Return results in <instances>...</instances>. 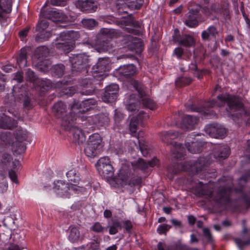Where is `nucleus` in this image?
Returning <instances> with one entry per match:
<instances>
[{
	"label": "nucleus",
	"instance_id": "nucleus-16",
	"mask_svg": "<svg viewBox=\"0 0 250 250\" xmlns=\"http://www.w3.org/2000/svg\"><path fill=\"white\" fill-rule=\"evenodd\" d=\"M158 160L155 159L152 161L148 162H145L142 159H139L137 161L132 163V166L134 169H140L141 170H145L148 168L149 166L151 167H154L157 164Z\"/></svg>",
	"mask_w": 250,
	"mask_h": 250
},
{
	"label": "nucleus",
	"instance_id": "nucleus-39",
	"mask_svg": "<svg viewBox=\"0 0 250 250\" xmlns=\"http://www.w3.org/2000/svg\"><path fill=\"white\" fill-rule=\"evenodd\" d=\"M27 138V132L23 130H19L16 132V138L18 141L22 142L26 140Z\"/></svg>",
	"mask_w": 250,
	"mask_h": 250
},
{
	"label": "nucleus",
	"instance_id": "nucleus-4",
	"mask_svg": "<svg viewBox=\"0 0 250 250\" xmlns=\"http://www.w3.org/2000/svg\"><path fill=\"white\" fill-rule=\"evenodd\" d=\"M217 101L212 100L208 103V106H221L227 103L230 109L237 110L242 107V103L238 98L229 94H223L217 96Z\"/></svg>",
	"mask_w": 250,
	"mask_h": 250
},
{
	"label": "nucleus",
	"instance_id": "nucleus-2",
	"mask_svg": "<svg viewBox=\"0 0 250 250\" xmlns=\"http://www.w3.org/2000/svg\"><path fill=\"white\" fill-rule=\"evenodd\" d=\"M80 36V34L78 31L73 30L62 33L59 39L62 42H58L56 44V47L58 49L62 50L64 53H68L74 48V42L77 40Z\"/></svg>",
	"mask_w": 250,
	"mask_h": 250
},
{
	"label": "nucleus",
	"instance_id": "nucleus-1",
	"mask_svg": "<svg viewBox=\"0 0 250 250\" xmlns=\"http://www.w3.org/2000/svg\"><path fill=\"white\" fill-rule=\"evenodd\" d=\"M220 183L224 182V184H222L221 189L218 192L216 196L213 197L212 193L211 190H206V187H204L201 190L200 193L202 195H208L209 198H212V200L219 203H223L229 201L230 193V189L232 186V181L230 179L227 180L225 181L224 179H222L220 181Z\"/></svg>",
	"mask_w": 250,
	"mask_h": 250
},
{
	"label": "nucleus",
	"instance_id": "nucleus-33",
	"mask_svg": "<svg viewBox=\"0 0 250 250\" xmlns=\"http://www.w3.org/2000/svg\"><path fill=\"white\" fill-rule=\"evenodd\" d=\"M203 12L207 16H209L214 13H218L220 12L221 9L219 4H212L210 9L204 7L203 9Z\"/></svg>",
	"mask_w": 250,
	"mask_h": 250
},
{
	"label": "nucleus",
	"instance_id": "nucleus-35",
	"mask_svg": "<svg viewBox=\"0 0 250 250\" xmlns=\"http://www.w3.org/2000/svg\"><path fill=\"white\" fill-rule=\"evenodd\" d=\"M6 176V173H0V192L1 193L6 192L8 187Z\"/></svg>",
	"mask_w": 250,
	"mask_h": 250
},
{
	"label": "nucleus",
	"instance_id": "nucleus-60",
	"mask_svg": "<svg viewBox=\"0 0 250 250\" xmlns=\"http://www.w3.org/2000/svg\"><path fill=\"white\" fill-rule=\"evenodd\" d=\"M140 149L144 156H146L148 154V151L145 146L140 145Z\"/></svg>",
	"mask_w": 250,
	"mask_h": 250
},
{
	"label": "nucleus",
	"instance_id": "nucleus-42",
	"mask_svg": "<svg viewBox=\"0 0 250 250\" xmlns=\"http://www.w3.org/2000/svg\"><path fill=\"white\" fill-rule=\"evenodd\" d=\"M191 82V80L190 78L182 77L177 79L175 83L177 86L181 87L189 84Z\"/></svg>",
	"mask_w": 250,
	"mask_h": 250
},
{
	"label": "nucleus",
	"instance_id": "nucleus-18",
	"mask_svg": "<svg viewBox=\"0 0 250 250\" xmlns=\"http://www.w3.org/2000/svg\"><path fill=\"white\" fill-rule=\"evenodd\" d=\"M218 33L217 28L214 25H210L206 30L203 31L201 37L204 41H208L210 37L215 39Z\"/></svg>",
	"mask_w": 250,
	"mask_h": 250
},
{
	"label": "nucleus",
	"instance_id": "nucleus-23",
	"mask_svg": "<svg viewBox=\"0 0 250 250\" xmlns=\"http://www.w3.org/2000/svg\"><path fill=\"white\" fill-rule=\"evenodd\" d=\"M11 10V0H0V19L4 17V14L10 13Z\"/></svg>",
	"mask_w": 250,
	"mask_h": 250
},
{
	"label": "nucleus",
	"instance_id": "nucleus-5",
	"mask_svg": "<svg viewBox=\"0 0 250 250\" xmlns=\"http://www.w3.org/2000/svg\"><path fill=\"white\" fill-rule=\"evenodd\" d=\"M52 111L55 117L62 120V125L66 126L72 121V118L70 117L71 115L66 114V106L63 103L60 102L55 104Z\"/></svg>",
	"mask_w": 250,
	"mask_h": 250
},
{
	"label": "nucleus",
	"instance_id": "nucleus-27",
	"mask_svg": "<svg viewBox=\"0 0 250 250\" xmlns=\"http://www.w3.org/2000/svg\"><path fill=\"white\" fill-rule=\"evenodd\" d=\"M138 93L140 98L142 99L141 101L144 106L150 109H153L154 108L155 104L153 101L149 98L144 97L145 94L144 91L138 90Z\"/></svg>",
	"mask_w": 250,
	"mask_h": 250
},
{
	"label": "nucleus",
	"instance_id": "nucleus-29",
	"mask_svg": "<svg viewBox=\"0 0 250 250\" xmlns=\"http://www.w3.org/2000/svg\"><path fill=\"white\" fill-rule=\"evenodd\" d=\"M17 63L20 67H24L27 65V52L25 49H21L17 58Z\"/></svg>",
	"mask_w": 250,
	"mask_h": 250
},
{
	"label": "nucleus",
	"instance_id": "nucleus-47",
	"mask_svg": "<svg viewBox=\"0 0 250 250\" xmlns=\"http://www.w3.org/2000/svg\"><path fill=\"white\" fill-rule=\"evenodd\" d=\"M170 228V226L167 224L160 225L157 229L158 232L160 234L166 233Z\"/></svg>",
	"mask_w": 250,
	"mask_h": 250
},
{
	"label": "nucleus",
	"instance_id": "nucleus-46",
	"mask_svg": "<svg viewBox=\"0 0 250 250\" xmlns=\"http://www.w3.org/2000/svg\"><path fill=\"white\" fill-rule=\"evenodd\" d=\"M10 138L11 136L9 132H2L0 134V139L5 144L9 143Z\"/></svg>",
	"mask_w": 250,
	"mask_h": 250
},
{
	"label": "nucleus",
	"instance_id": "nucleus-12",
	"mask_svg": "<svg viewBox=\"0 0 250 250\" xmlns=\"http://www.w3.org/2000/svg\"><path fill=\"white\" fill-rule=\"evenodd\" d=\"M109 60L108 58H100L97 63L92 68L94 74H98L95 76H103L104 73L108 70Z\"/></svg>",
	"mask_w": 250,
	"mask_h": 250
},
{
	"label": "nucleus",
	"instance_id": "nucleus-55",
	"mask_svg": "<svg viewBox=\"0 0 250 250\" xmlns=\"http://www.w3.org/2000/svg\"><path fill=\"white\" fill-rule=\"evenodd\" d=\"M184 53V50L181 47L176 48L173 52L174 55H176L177 58L181 57Z\"/></svg>",
	"mask_w": 250,
	"mask_h": 250
},
{
	"label": "nucleus",
	"instance_id": "nucleus-43",
	"mask_svg": "<svg viewBox=\"0 0 250 250\" xmlns=\"http://www.w3.org/2000/svg\"><path fill=\"white\" fill-rule=\"evenodd\" d=\"M48 26V23L45 20L41 21L37 25V30L38 31H42L46 29Z\"/></svg>",
	"mask_w": 250,
	"mask_h": 250
},
{
	"label": "nucleus",
	"instance_id": "nucleus-15",
	"mask_svg": "<svg viewBox=\"0 0 250 250\" xmlns=\"http://www.w3.org/2000/svg\"><path fill=\"white\" fill-rule=\"evenodd\" d=\"M73 134V142L77 145H81L85 141V136L81 129L73 126L71 129Z\"/></svg>",
	"mask_w": 250,
	"mask_h": 250
},
{
	"label": "nucleus",
	"instance_id": "nucleus-11",
	"mask_svg": "<svg viewBox=\"0 0 250 250\" xmlns=\"http://www.w3.org/2000/svg\"><path fill=\"white\" fill-rule=\"evenodd\" d=\"M103 33L105 34L103 36L102 41L97 44V48L99 52L105 51L110 49L111 47L106 37L112 38L115 35V31L112 29H105L103 31Z\"/></svg>",
	"mask_w": 250,
	"mask_h": 250
},
{
	"label": "nucleus",
	"instance_id": "nucleus-34",
	"mask_svg": "<svg viewBox=\"0 0 250 250\" xmlns=\"http://www.w3.org/2000/svg\"><path fill=\"white\" fill-rule=\"evenodd\" d=\"M100 172H102L104 176L109 177L113 175L114 170L113 167L111 165H107L104 168L98 167Z\"/></svg>",
	"mask_w": 250,
	"mask_h": 250
},
{
	"label": "nucleus",
	"instance_id": "nucleus-50",
	"mask_svg": "<svg viewBox=\"0 0 250 250\" xmlns=\"http://www.w3.org/2000/svg\"><path fill=\"white\" fill-rule=\"evenodd\" d=\"M123 227L127 232H130L132 228V224L130 221L127 220L123 221L122 222Z\"/></svg>",
	"mask_w": 250,
	"mask_h": 250
},
{
	"label": "nucleus",
	"instance_id": "nucleus-62",
	"mask_svg": "<svg viewBox=\"0 0 250 250\" xmlns=\"http://www.w3.org/2000/svg\"><path fill=\"white\" fill-rule=\"evenodd\" d=\"M157 247H158V250H167V247L166 244L164 243L161 242H160L158 243Z\"/></svg>",
	"mask_w": 250,
	"mask_h": 250
},
{
	"label": "nucleus",
	"instance_id": "nucleus-28",
	"mask_svg": "<svg viewBox=\"0 0 250 250\" xmlns=\"http://www.w3.org/2000/svg\"><path fill=\"white\" fill-rule=\"evenodd\" d=\"M137 96H138V95H136V94L130 95L129 103L126 106L127 110L129 111L138 110V102L135 100Z\"/></svg>",
	"mask_w": 250,
	"mask_h": 250
},
{
	"label": "nucleus",
	"instance_id": "nucleus-9",
	"mask_svg": "<svg viewBox=\"0 0 250 250\" xmlns=\"http://www.w3.org/2000/svg\"><path fill=\"white\" fill-rule=\"evenodd\" d=\"M119 87L118 84L112 83L106 87L102 99L105 103L116 100L118 97Z\"/></svg>",
	"mask_w": 250,
	"mask_h": 250
},
{
	"label": "nucleus",
	"instance_id": "nucleus-54",
	"mask_svg": "<svg viewBox=\"0 0 250 250\" xmlns=\"http://www.w3.org/2000/svg\"><path fill=\"white\" fill-rule=\"evenodd\" d=\"M9 176L11 180L15 183H18L17 176L15 171L11 170L9 171Z\"/></svg>",
	"mask_w": 250,
	"mask_h": 250
},
{
	"label": "nucleus",
	"instance_id": "nucleus-26",
	"mask_svg": "<svg viewBox=\"0 0 250 250\" xmlns=\"http://www.w3.org/2000/svg\"><path fill=\"white\" fill-rule=\"evenodd\" d=\"M185 145L188 150L192 153H199L202 150V144L197 140L191 142V144L187 142Z\"/></svg>",
	"mask_w": 250,
	"mask_h": 250
},
{
	"label": "nucleus",
	"instance_id": "nucleus-64",
	"mask_svg": "<svg viewBox=\"0 0 250 250\" xmlns=\"http://www.w3.org/2000/svg\"><path fill=\"white\" fill-rule=\"evenodd\" d=\"M189 68L191 71H193L194 72L198 70L197 64L195 62L191 63L189 65Z\"/></svg>",
	"mask_w": 250,
	"mask_h": 250
},
{
	"label": "nucleus",
	"instance_id": "nucleus-25",
	"mask_svg": "<svg viewBox=\"0 0 250 250\" xmlns=\"http://www.w3.org/2000/svg\"><path fill=\"white\" fill-rule=\"evenodd\" d=\"M101 151V149L96 147L95 146L90 145L88 143H86L84 149L85 155L87 157L91 158L97 156L100 153Z\"/></svg>",
	"mask_w": 250,
	"mask_h": 250
},
{
	"label": "nucleus",
	"instance_id": "nucleus-56",
	"mask_svg": "<svg viewBox=\"0 0 250 250\" xmlns=\"http://www.w3.org/2000/svg\"><path fill=\"white\" fill-rule=\"evenodd\" d=\"M203 232L204 235L206 237L208 240V241H210L212 239V237L209 230L208 229L205 228L203 229Z\"/></svg>",
	"mask_w": 250,
	"mask_h": 250
},
{
	"label": "nucleus",
	"instance_id": "nucleus-52",
	"mask_svg": "<svg viewBox=\"0 0 250 250\" xmlns=\"http://www.w3.org/2000/svg\"><path fill=\"white\" fill-rule=\"evenodd\" d=\"M23 74L21 72H17L14 76L13 79L16 81L18 83H21L23 81Z\"/></svg>",
	"mask_w": 250,
	"mask_h": 250
},
{
	"label": "nucleus",
	"instance_id": "nucleus-53",
	"mask_svg": "<svg viewBox=\"0 0 250 250\" xmlns=\"http://www.w3.org/2000/svg\"><path fill=\"white\" fill-rule=\"evenodd\" d=\"M26 76L28 80L30 82H33L35 80V75L34 72L30 69L27 71Z\"/></svg>",
	"mask_w": 250,
	"mask_h": 250
},
{
	"label": "nucleus",
	"instance_id": "nucleus-40",
	"mask_svg": "<svg viewBox=\"0 0 250 250\" xmlns=\"http://www.w3.org/2000/svg\"><path fill=\"white\" fill-rule=\"evenodd\" d=\"M137 119L135 117H133L130 123L129 129L133 136H134L137 130Z\"/></svg>",
	"mask_w": 250,
	"mask_h": 250
},
{
	"label": "nucleus",
	"instance_id": "nucleus-41",
	"mask_svg": "<svg viewBox=\"0 0 250 250\" xmlns=\"http://www.w3.org/2000/svg\"><path fill=\"white\" fill-rule=\"evenodd\" d=\"M98 167L104 168V167L107 166V165H111V161L109 157L104 156L101 157L97 162Z\"/></svg>",
	"mask_w": 250,
	"mask_h": 250
},
{
	"label": "nucleus",
	"instance_id": "nucleus-21",
	"mask_svg": "<svg viewBox=\"0 0 250 250\" xmlns=\"http://www.w3.org/2000/svg\"><path fill=\"white\" fill-rule=\"evenodd\" d=\"M66 176L70 182V185L74 186V188L77 190V184L79 183L80 180L79 174L76 170L72 169L66 173Z\"/></svg>",
	"mask_w": 250,
	"mask_h": 250
},
{
	"label": "nucleus",
	"instance_id": "nucleus-36",
	"mask_svg": "<svg viewBox=\"0 0 250 250\" xmlns=\"http://www.w3.org/2000/svg\"><path fill=\"white\" fill-rule=\"evenodd\" d=\"M64 66L63 64H57L52 68L53 75L57 77H60L63 74Z\"/></svg>",
	"mask_w": 250,
	"mask_h": 250
},
{
	"label": "nucleus",
	"instance_id": "nucleus-8",
	"mask_svg": "<svg viewBox=\"0 0 250 250\" xmlns=\"http://www.w3.org/2000/svg\"><path fill=\"white\" fill-rule=\"evenodd\" d=\"M206 133L215 138H222L226 134V129L219 124H211L206 126Z\"/></svg>",
	"mask_w": 250,
	"mask_h": 250
},
{
	"label": "nucleus",
	"instance_id": "nucleus-51",
	"mask_svg": "<svg viewBox=\"0 0 250 250\" xmlns=\"http://www.w3.org/2000/svg\"><path fill=\"white\" fill-rule=\"evenodd\" d=\"M51 36L50 32H45L44 34H42L39 37L40 39H37V40L40 41H44L47 40Z\"/></svg>",
	"mask_w": 250,
	"mask_h": 250
},
{
	"label": "nucleus",
	"instance_id": "nucleus-49",
	"mask_svg": "<svg viewBox=\"0 0 250 250\" xmlns=\"http://www.w3.org/2000/svg\"><path fill=\"white\" fill-rule=\"evenodd\" d=\"M95 118H98L99 123L104 125L107 124L109 121L108 118L104 115H100L98 117H95Z\"/></svg>",
	"mask_w": 250,
	"mask_h": 250
},
{
	"label": "nucleus",
	"instance_id": "nucleus-32",
	"mask_svg": "<svg viewBox=\"0 0 250 250\" xmlns=\"http://www.w3.org/2000/svg\"><path fill=\"white\" fill-rule=\"evenodd\" d=\"M80 234L79 229L76 227H72L68 236L69 240L72 242H77L80 238Z\"/></svg>",
	"mask_w": 250,
	"mask_h": 250
},
{
	"label": "nucleus",
	"instance_id": "nucleus-17",
	"mask_svg": "<svg viewBox=\"0 0 250 250\" xmlns=\"http://www.w3.org/2000/svg\"><path fill=\"white\" fill-rule=\"evenodd\" d=\"M48 54L49 50L46 47L42 46L38 48L32 57L33 62L36 63L40 61L45 60V58Z\"/></svg>",
	"mask_w": 250,
	"mask_h": 250
},
{
	"label": "nucleus",
	"instance_id": "nucleus-7",
	"mask_svg": "<svg viewBox=\"0 0 250 250\" xmlns=\"http://www.w3.org/2000/svg\"><path fill=\"white\" fill-rule=\"evenodd\" d=\"M188 10V12L186 15L185 24L190 28L195 27L199 24L198 19L199 17L201 6L196 4L194 7H189Z\"/></svg>",
	"mask_w": 250,
	"mask_h": 250
},
{
	"label": "nucleus",
	"instance_id": "nucleus-6",
	"mask_svg": "<svg viewBox=\"0 0 250 250\" xmlns=\"http://www.w3.org/2000/svg\"><path fill=\"white\" fill-rule=\"evenodd\" d=\"M72 71L73 73L86 70L88 57L85 54H80L70 58Z\"/></svg>",
	"mask_w": 250,
	"mask_h": 250
},
{
	"label": "nucleus",
	"instance_id": "nucleus-24",
	"mask_svg": "<svg viewBox=\"0 0 250 250\" xmlns=\"http://www.w3.org/2000/svg\"><path fill=\"white\" fill-rule=\"evenodd\" d=\"M119 71L121 75L128 78L135 73L136 69L134 65L128 64L121 66L119 68Z\"/></svg>",
	"mask_w": 250,
	"mask_h": 250
},
{
	"label": "nucleus",
	"instance_id": "nucleus-45",
	"mask_svg": "<svg viewBox=\"0 0 250 250\" xmlns=\"http://www.w3.org/2000/svg\"><path fill=\"white\" fill-rule=\"evenodd\" d=\"M90 229L95 232L100 233L103 231L104 228L99 222H96Z\"/></svg>",
	"mask_w": 250,
	"mask_h": 250
},
{
	"label": "nucleus",
	"instance_id": "nucleus-14",
	"mask_svg": "<svg viewBox=\"0 0 250 250\" xmlns=\"http://www.w3.org/2000/svg\"><path fill=\"white\" fill-rule=\"evenodd\" d=\"M198 121L199 118L195 116L186 115L183 119L181 127L186 130L192 129Z\"/></svg>",
	"mask_w": 250,
	"mask_h": 250
},
{
	"label": "nucleus",
	"instance_id": "nucleus-30",
	"mask_svg": "<svg viewBox=\"0 0 250 250\" xmlns=\"http://www.w3.org/2000/svg\"><path fill=\"white\" fill-rule=\"evenodd\" d=\"M33 63L38 67L39 70L43 72L47 71L51 65L50 61L47 59L43 60V61H40Z\"/></svg>",
	"mask_w": 250,
	"mask_h": 250
},
{
	"label": "nucleus",
	"instance_id": "nucleus-19",
	"mask_svg": "<svg viewBox=\"0 0 250 250\" xmlns=\"http://www.w3.org/2000/svg\"><path fill=\"white\" fill-rule=\"evenodd\" d=\"M174 41L180 45L187 47L191 46L194 45L195 41L193 38L188 35H185L182 37L175 36L173 38Z\"/></svg>",
	"mask_w": 250,
	"mask_h": 250
},
{
	"label": "nucleus",
	"instance_id": "nucleus-38",
	"mask_svg": "<svg viewBox=\"0 0 250 250\" xmlns=\"http://www.w3.org/2000/svg\"><path fill=\"white\" fill-rule=\"evenodd\" d=\"M83 25L86 28L91 29L97 25V21L92 19H83L82 21Z\"/></svg>",
	"mask_w": 250,
	"mask_h": 250
},
{
	"label": "nucleus",
	"instance_id": "nucleus-61",
	"mask_svg": "<svg viewBox=\"0 0 250 250\" xmlns=\"http://www.w3.org/2000/svg\"><path fill=\"white\" fill-rule=\"evenodd\" d=\"M112 226L114 227V228L117 229L118 230V229H121L122 228L121 223L118 220L113 221L112 222Z\"/></svg>",
	"mask_w": 250,
	"mask_h": 250
},
{
	"label": "nucleus",
	"instance_id": "nucleus-37",
	"mask_svg": "<svg viewBox=\"0 0 250 250\" xmlns=\"http://www.w3.org/2000/svg\"><path fill=\"white\" fill-rule=\"evenodd\" d=\"M229 155V149L228 147H223L221 148L220 152L215 153L214 156L219 160L224 159L227 158Z\"/></svg>",
	"mask_w": 250,
	"mask_h": 250
},
{
	"label": "nucleus",
	"instance_id": "nucleus-20",
	"mask_svg": "<svg viewBox=\"0 0 250 250\" xmlns=\"http://www.w3.org/2000/svg\"><path fill=\"white\" fill-rule=\"evenodd\" d=\"M16 122L7 116H4L0 119V128L11 129L16 126Z\"/></svg>",
	"mask_w": 250,
	"mask_h": 250
},
{
	"label": "nucleus",
	"instance_id": "nucleus-57",
	"mask_svg": "<svg viewBox=\"0 0 250 250\" xmlns=\"http://www.w3.org/2000/svg\"><path fill=\"white\" fill-rule=\"evenodd\" d=\"M14 68V66L10 64H7L2 67V70L5 72L8 73L11 72Z\"/></svg>",
	"mask_w": 250,
	"mask_h": 250
},
{
	"label": "nucleus",
	"instance_id": "nucleus-31",
	"mask_svg": "<svg viewBox=\"0 0 250 250\" xmlns=\"http://www.w3.org/2000/svg\"><path fill=\"white\" fill-rule=\"evenodd\" d=\"M125 3L132 9H140L142 5L143 0H123Z\"/></svg>",
	"mask_w": 250,
	"mask_h": 250
},
{
	"label": "nucleus",
	"instance_id": "nucleus-58",
	"mask_svg": "<svg viewBox=\"0 0 250 250\" xmlns=\"http://www.w3.org/2000/svg\"><path fill=\"white\" fill-rule=\"evenodd\" d=\"M29 28L26 27L24 28L23 30L21 31L19 33L20 37L21 38L25 37L27 35L28 32L29 31Z\"/></svg>",
	"mask_w": 250,
	"mask_h": 250
},
{
	"label": "nucleus",
	"instance_id": "nucleus-63",
	"mask_svg": "<svg viewBox=\"0 0 250 250\" xmlns=\"http://www.w3.org/2000/svg\"><path fill=\"white\" fill-rule=\"evenodd\" d=\"M118 231V230L114 228V227L111 226L109 227V233L110 234L114 235L116 234Z\"/></svg>",
	"mask_w": 250,
	"mask_h": 250
},
{
	"label": "nucleus",
	"instance_id": "nucleus-10",
	"mask_svg": "<svg viewBox=\"0 0 250 250\" xmlns=\"http://www.w3.org/2000/svg\"><path fill=\"white\" fill-rule=\"evenodd\" d=\"M54 185V190L60 196L69 197L68 191L75 190L74 186H70L62 180L55 181Z\"/></svg>",
	"mask_w": 250,
	"mask_h": 250
},
{
	"label": "nucleus",
	"instance_id": "nucleus-22",
	"mask_svg": "<svg viewBox=\"0 0 250 250\" xmlns=\"http://www.w3.org/2000/svg\"><path fill=\"white\" fill-rule=\"evenodd\" d=\"M87 143L102 149L104 146L102 138L98 133H94L89 137Z\"/></svg>",
	"mask_w": 250,
	"mask_h": 250
},
{
	"label": "nucleus",
	"instance_id": "nucleus-44",
	"mask_svg": "<svg viewBox=\"0 0 250 250\" xmlns=\"http://www.w3.org/2000/svg\"><path fill=\"white\" fill-rule=\"evenodd\" d=\"M52 12L53 16L56 18V21H62L65 20L66 17L62 13L57 12L56 11Z\"/></svg>",
	"mask_w": 250,
	"mask_h": 250
},
{
	"label": "nucleus",
	"instance_id": "nucleus-13",
	"mask_svg": "<svg viewBox=\"0 0 250 250\" xmlns=\"http://www.w3.org/2000/svg\"><path fill=\"white\" fill-rule=\"evenodd\" d=\"M76 6L85 13L95 12L97 9V3L93 0H78Z\"/></svg>",
	"mask_w": 250,
	"mask_h": 250
},
{
	"label": "nucleus",
	"instance_id": "nucleus-48",
	"mask_svg": "<svg viewBox=\"0 0 250 250\" xmlns=\"http://www.w3.org/2000/svg\"><path fill=\"white\" fill-rule=\"evenodd\" d=\"M178 167V170H176L174 172V173H177L180 171L182 170H188L191 168V166L189 165V164H182L180 163L177 165Z\"/></svg>",
	"mask_w": 250,
	"mask_h": 250
},
{
	"label": "nucleus",
	"instance_id": "nucleus-59",
	"mask_svg": "<svg viewBox=\"0 0 250 250\" xmlns=\"http://www.w3.org/2000/svg\"><path fill=\"white\" fill-rule=\"evenodd\" d=\"M125 23H126L127 25H131L134 27L136 26L138 24L137 22L134 21L133 20L130 19L129 20H127L125 21Z\"/></svg>",
	"mask_w": 250,
	"mask_h": 250
},
{
	"label": "nucleus",
	"instance_id": "nucleus-3",
	"mask_svg": "<svg viewBox=\"0 0 250 250\" xmlns=\"http://www.w3.org/2000/svg\"><path fill=\"white\" fill-rule=\"evenodd\" d=\"M178 136V134L177 132L171 131L162 132L160 134L161 140L167 144H169L171 145L170 150L174 155V157L177 159H182L184 156L185 152L184 148L180 144H172L171 142V140L177 138Z\"/></svg>",
	"mask_w": 250,
	"mask_h": 250
}]
</instances>
